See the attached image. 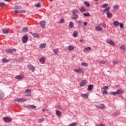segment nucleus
<instances>
[{
    "label": "nucleus",
    "mask_w": 126,
    "mask_h": 126,
    "mask_svg": "<svg viewBox=\"0 0 126 126\" xmlns=\"http://www.w3.org/2000/svg\"><path fill=\"white\" fill-rule=\"evenodd\" d=\"M77 9H75L72 10V15L71 16V19H74V20H76L78 18V15H77Z\"/></svg>",
    "instance_id": "nucleus-1"
},
{
    "label": "nucleus",
    "mask_w": 126,
    "mask_h": 126,
    "mask_svg": "<svg viewBox=\"0 0 126 126\" xmlns=\"http://www.w3.org/2000/svg\"><path fill=\"white\" fill-rule=\"evenodd\" d=\"M28 39H29L28 36L27 35H25L24 36L22 37V41L24 43H27Z\"/></svg>",
    "instance_id": "nucleus-2"
},
{
    "label": "nucleus",
    "mask_w": 126,
    "mask_h": 126,
    "mask_svg": "<svg viewBox=\"0 0 126 126\" xmlns=\"http://www.w3.org/2000/svg\"><path fill=\"white\" fill-rule=\"evenodd\" d=\"M27 67L30 70H32V72H34L35 68L34 66L31 64L27 65Z\"/></svg>",
    "instance_id": "nucleus-3"
},
{
    "label": "nucleus",
    "mask_w": 126,
    "mask_h": 126,
    "mask_svg": "<svg viewBox=\"0 0 126 126\" xmlns=\"http://www.w3.org/2000/svg\"><path fill=\"white\" fill-rule=\"evenodd\" d=\"M24 78V75H19L15 77V79H18V80H22Z\"/></svg>",
    "instance_id": "nucleus-4"
},
{
    "label": "nucleus",
    "mask_w": 126,
    "mask_h": 126,
    "mask_svg": "<svg viewBox=\"0 0 126 126\" xmlns=\"http://www.w3.org/2000/svg\"><path fill=\"white\" fill-rule=\"evenodd\" d=\"M15 102H25L27 101V99L22 98H17L15 99Z\"/></svg>",
    "instance_id": "nucleus-5"
},
{
    "label": "nucleus",
    "mask_w": 126,
    "mask_h": 126,
    "mask_svg": "<svg viewBox=\"0 0 126 126\" xmlns=\"http://www.w3.org/2000/svg\"><path fill=\"white\" fill-rule=\"evenodd\" d=\"M13 52H16V49L15 48H13L12 49H6V53H13Z\"/></svg>",
    "instance_id": "nucleus-6"
},
{
    "label": "nucleus",
    "mask_w": 126,
    "mask_h": 126,
    "mask_svg": "<svg viewBox=\"0 0 126 126\" xmlns=\"http://www.w3.org/2000/svg\"><path fill=\"white\" fill-rule=\"evenodd\" d=\"M106 43H107V44L111 45L112 46H115V43H114L113 40H111L110 39H107Z\"/></svg>",
    "instance_id": "nucleus-7"
},
{
    "label": "nucleus",
    "mask_w": 126,
    "mask_h": 126,
    "mask_svg": "<svg viewBox=\"0 0 126 126\" xmlns=\"http://www.w3.org/2000/svg\"><path fill=\"white\" fill-rule=\"evenodd\" d=\"M39 25L42 28L44 29L46 25V22H45V21H41L39 22Z\"/></svg>",
    "instance_id": "nucleus-8"
},
{
    "label": "nucleus",
    "mask_w": 126,
    "mask_h": 126,
    "mask_svg": "<svg viewBox=\"0 0 126 126\" xmlns=\"http://www.w3.org/2000/svg\"><path fill=\"white\" fill-rule=\"evenodd\" d=\"M96 107L97 108H98V109H101L102 110H104V109H105V105H104L103 104H100L99 105H97L96 106Z\"/></svg>",
    "instance_id": "nucleus-9"
},
{
    "label": "nucleus",
    "mask_w": 126,
    "mask_h": 126,
    "mask_svg": "<svg viewBox=\"0 0 126 126\" xmlns=\"http://www.w3.org/2000/svg\"><path fill=\"white\" fill-rule=\"evenodd\" d=\"M31 92H32L31 90H27L25 92V94L26 96H30V95H31Z\"/></svg>",
    "instance_id": "nucleus-10"
},
{
    "label": "nucleus",
    "mask_w": 126,
    "mask_h": 126,
    "mask_svg": "<svg viewBox=\"0 0 126 126\" xmlns=\"http://www.w3.org/2000/svg\"><path fill=\"white\" fill-rule=\"evenodd\" d=\"M30 33L31 34V35H32L34 38H39L40 35L37 33H33L32 32H30Z\"/></svg>",
    "instance_id": "nucleus-11"
},
{
    "label": "nucleus",
    "mask_w": 126,
    "mask_h": 126,
    "mask_svg": "<svg viewBox=\"0 0 126 126\" xmlns=\"http://www.w3.org/2000/svg\"><path fill=\"white\" fill-rule=\"evenodd\" d=\"M3 121L5 123H10L11 119H10L9 117H4L3 118Z\"/></svg>",
    "instance_id": "nucleus-12"
},
{
    "label": "nucleus",
    "mask_w": 126,
    "mask_h": 126,
    "mask_svg": "<svg viewBox=\"0 0 126 126\" xmlns=\"http://www.w3.org/2000/svg\"><path fill=\"white\" fill-rule=\"evenodd\" d=\"M73 71L74 72H77V73H81L82 72V69H74Z\"/></svg>",
    "instance_id": "nucleus-13"
},
{
    "label": "nucleus",
    "mask_w": 126,
    "mask_h": 126,
    "mask_svg": "<svg viewBox=\"0 0 126 126\" xmlns=\"http://www.w3.org/2000/svg\"><path fill=\"white\" fill-rule=\"evenodd\" d=\"M117 94H122L124 93V91L123 90L119 89L116 91Z\"/></svg>",
    "instance_id": "nucleus-14"
},
{
    "label": "nucleus",
    "mask_w": 126,
    "mask_h": 126,
    "mask_svg": "<svg viewBox=\"0 0 126 126\" xmlns=\"http://www.w3.org/2000/svg\"><path fill=\"white\" fill-rule=\"evenodd\" d=\"M86 80H83V81H82L80 83V86L81 87H83V86H84V85H85V84H86Z\"/></svg>",
    "instance_id": "nucleus-15"
},
{
    "label": "nucleus",
    "mask_w": 126,
    "mask_h": 126,
    "mask_svg": "<svg viewBox=\"0 0 126 126\" xmlns=\"http://www.w3.org/2000/svg\"><path fill=\"white\" fill-rule=\"evenodd\" d=\"M45 61H46V58H45V57H42L39 59V62L40 63H45Z\"/></svg>",
    "instance_id": "nucleus-16"
},
{
    "label": "nucleus",
    "mask_w": 126,
    "mask_h": 126,
    "mask_svg": "<svg viewBox=\"0 0 126 126\" xmlns=\"http://www.w3.org/2000/svg\"><path fill=\"white\" fill-rule=\"evenodd\" d=\"M113 24L115 27H118L120 24V22H119V21H115L113 22Z\"/></svg>",
    "instance_id": "nucleus-17"
},
{
    "label": "nucleus",
    "mask_w": 126,
    "mask_h": 126,
    "mask_svg": "<svg viewBox=\"0 0 126 126\" xmlns=\"http://www.w3.org/2000/svg\"><path fill=\"white\" fill-rule=\"evenodd\" d=\"M79 11H81V12H85L86 11V9L84 8V6H82L79 9Z\"/></svg>",
    "instance_id": "nucleus-18"
},
{
    "label": "nucleus",
    "mask_w": 126,
    "mask_h": 126,
    "mask_svg": "<svg viewBox=\"0 0 126 126\" xmlns=\"http://www.w3.org/2000/svg\"><path fill=\"white\" fill-rule=\"evenodd\" d=\"M113 16V15L110 11H108L107 13V18H111Z\"/></svg>",
    "instance_id": "nucleus-19"
},
{
    "label": "nucleus",
    "mask_w": 126,
    "mask_h": 126,
    "mask_svg": "<svg viewBox=\"0 0 126 126\" xmlns=\"http://www.w3.org/2000/svg\"><path fill=\"white\" fill-rule=\"evenodd\" d=\"M56 115L58 116V117H61V115H62V113L61 112V111L58 110H56Z\"/></svg>",
    "instance_id": "nucleus-20"
},
{
    "label": "nucleus",
    "mask_w": 126,
    "mask_h": 126,
    "mask_svg": "<svg viewBox=\"0 0 126 126\" xmlns=\"http://www.w3.org/2000/svg\"><path fill=\"white\" fill-rule=\"evenodd\" d=\"M92 89H93V85H89L88 86L87 90L88 91H91V90H92Z\"/></svg>",
    "instance_id": "nucleus-21"
},
{
    "label": "nucleus",
    "mask_w": 126,
    "mask_h": 126,
    "mask_svg": "<svg viewBox=\"0 0 126 126\" xmlns=\"http://www.w3.org/2000/svg\"><path fill=\"white\" fill-rule=\"evenodd\" d=\"M4 97V93L2 91L0 92V98L2 99Z\"/></svg>",
    "instance_id": "nucleus-22"
},
{
    "label": "nucleus",
    "mask_w": 126,
    "mask_h": 126,
    "mask_svg": "<svg viewBox=\"0 0 126 126\" xmlns=\"http://www.w3.org/2000/svg\"><path fill=\"white\" fill-rule=\"evenodd\" d=\"M68 26L70 29L73 28L74 27V26H73V22H70L68 25Z\"/></svg>",
    "instance_id": "nucleus-23"
},
{
    "label": "nucleus",
    "mask_w": 126,
    "mask_h": 126,
    "mask_svg": "<svg viewBox=\"0 0 126 126\" xmlns=\"http://www.w3.org/2000/svg\"><path fill=\"white\" fill-rule=\"evenodd\" d=\"M68 49L69 50V51H73V50H74V47L71 45H69L68 46Z\"/></svg>",
    "instance_id": "nucleus-24"
},
{
    "label": "nucleus",
    "mask_w": 126,
    "mask_h": 126,
    "mask_svg": "<svg viewBox=\"0 0 126 126\" xmlns=\"http://www.w3.org/2000/svg\"><path fill=\"white\" fill-rule=\"evenodd\" d=\"M95 30H97V31L101 32L102 31V28L100 26H96L95 27Z\"/></svg>",
    "instance_id": "nucleus-25"
},
{
    "label": "nucleus",
    "mask_w": 126,
    "mask_h": 126,
    "mask_svg": "<svg viewBox=\"0 0 126 126\" xmlns=\"http://www.w3.org/2000/svg\"><path fill=\"white\" fill-rule=\"evenodd\" d=\"M22 32H23V33H26L27 32H28V28H23Z\"/></svg>",
    "instance_id": "nucleus-26"
},
{
    "label": "nucleus",
    "mask_w": 126,
    "mask_h": 126,
    "mask_svg": "<svg viewBox=\"0 0 126 126\" xmlns=\"http://www.w3.org/2000/svg\"><path fill=\"white\" fill-rule=\"evenodd\" d=\"M110 10V7H107L105 8L103 11L102 12L105 13L109 11Z\"/></svg>",
    "instance_id": "nucleus-27"
},
{
    "label": "nucleus",
    "mask_w": 126,
    "mask_h": 126,
    "mask_svg": "<svg viewBox=\"0 0 126 126\" xmlns=\"http://www.w3.org/2000/svg\"><path fill=\"white\" fill-rule=\"evenodd\" d=\"M88 94L87 93V94H82L81 96V97H83V98H88Z\"/></svg>",
    "instance_id": "nucleus-28"
},
{
    "label": "nucleus",
    "mask_w": 126,
    "mask_h": 126,
    "mask_svg": "<svg viewBox=\"0 0 126 126\" xmlns=\"http://www.w3.org/2000/svg\"><path fill=\"white\" fill-rule=\"evenodd\" d=\"M120 8V6L119 5H115L113 6V9H115V10H118Z\"/></svg>",
    "instance_id": "nucleus-29"
},
{
    "label": "nucleus",
    "mask_w": 126,
    "mask_h": 126,
    "mask_svg": "<svg viewBox=\"0 0 126 126\" xmlns=\"http://www.w3.org/2000/svg\"><path fill=\"white\" fill-rule=\"evenodd\" d=\"M2 62L4 63H8V62H9V60H7V59H6L5 58H4V59H2Z\"/></svg>",
    "instance_id": "nucleus-30"
},
{
    "label": "nucleus",
    "mask_w": 126,
    "mask_h": 126,
    "mask_svg": "<svg viewBox=\"0 0 126 126\" xmlns=\"http://www.w3.org/2000/svg\"><path fill=\"white\" fill-rule=\"evenodd\" d=\"M99 26H102L104 28H106V27L107 26L106 25V24H105L104 23H100V24H99Z\"/></svg>",
    "instance_id": "nucleus-31"
},
{
    "label": "nucleus",
    "mask_w": 126,
    "mask_h": 126,
    "mask_svg": "<svg viewBox=\"0 0 126 126\" xmlns=\"http://www.w3.org/2000/svg\"><path fill=\"white\" fill-rule=\"evenodd\" d=\"M77 32L76 31H74L73 33V37H74V38H76V37H77Z\"/></svg>",
    "instance_id": "nucleus-32"
},
{
    "label": "nucleus",
    "mask_w": 126,
    "mask_h": 126,
    "mask_svg": "<svg viewBox=\"0 0 126 126\" xmlns=\"http://www.w3.org/2000/svg\"><path fill=\"white\" fill-rule=\"evenodd\" d=\"M81 65L82 66H84V67L88 66V63H82Z\"/></svg>",
    "instance_id": "nucleus-33"
},
{
    "label": "nucleus",
    "mask_w": 126,
    "mask_h": 126,
    "mask_svg": "<svg viewBox=\"0 0 126 126\" xmlns=\"http://www.w3.org/2000/svg\"><path fill=\"white\" fill-rule=\"evenodd\" d=\"M84 4H85V5H86V6H87V7H89V6H90V4L86 1H85L84 2Z\"/></svg>",
    "instance_id": "nucleus-34"
},
{
    "label": "nucleus",
    "mask_w": 126,
    "mask_h": 126,
    "mask_svg": "<svg viewBox=\"0 0 126 126\" xmlns=\"http://www.w3.org/2000/svg\"><path fill=\"white\" fill-rule=\"evenodd\" d=\"M76 22L79 26L78 28H79V27H81V23H82V22H81V21H77Z\"/></svg>",
    "instance_id": "nucleus-35"
},
{
    "label": "nucleus",
    "mask_w": 126,
    "mask_h": 126,
    "mask_svg": "<svg viewBox=\"0 0 126 126\" xmlns=\"http://www.w3.org/2000/svg\"><path fill=\"white\" fill-rule=\"evenodd\" d=\"M39 48L41 49H43L44 48H46V45L44 44H42L39 45Z\"/></svg>",
    "instance_id": "nucleus-36"
},
{
    "label": "nucleus",
    "mask_w": 126,
    "mask_h": 126,
    "mask_svg": "<svg viewBox=\"0 0 126 126\" xmlns=\"http://www.w3.org/2000/svg\"><path fill=\"white\" fill-rule=\"evenodd\" d=\"M120 49L121 50H122V51H126V47H125V46L124 45H122L121 47H120Z\"/></svg>",
    "instance_id": "nucleus-37"
},
{
    "label": "nucleus",
    "mask_w": 126,
    "mask_h": 126,
    "mask_svg": "<svg viewBox=\"0 0 126 126\" xmlns=\"http://www.w3.org/2000/svg\"><path fill=\"white\" fill-rule=\"evenodd\" d=\"M113 64H118L120 63V61H114L113 62Z\"/></svg>",
    "instance_id": "nucleus-38"
},
{
    "label": "nucleus",
    "mask_w": 126,
    "mask_h": 126,
    "mask_svg": "<svg viewBox=\"0 0 126 126\" xmlns=\"http://www.w3.org/2000/svg\"><path fill=\"white\" fill-rule=\"evenodd\" d=\"M91 48L90 47H85L84 48V51H91Z\"/></svg>",
    "instance_id": "nucleus-39"
},
{
    "label": "nucleus",
    "mask_w": 126,
    "mask_h": 126,
    "mask_svg": "<svg viewBox=\"0 0 126 126\" xmlns=\"http://www.w3.org/2000/svg\"><path fill=\"white\" fill-rule=\"evenodd\" d=\"M3 34H8L9 32L7 31V30H3Z\"/></svg>",
    "instance_id": "nucleus-40"
},
{
    "label": "nucleus",
    "mask_w": 126,
    "mask_h": 126,
    "mask_svg": "<svg viewBox=\"0 0 126 126\" xmlns=\"http://www.w3.org/2000/svg\"><path fill=\"white\" fill-rule=\"evenodd\" d=\"M110 95H118L117 94V91L116 92H112L111 93H110Z\"/></svg>",
    "instance_id": "nucleus-41"
},
{
    "label": "nucleus",
    "mask_w": 126,
    "mask_h": 126,
    "mask_svg": "<svg viewBox=\"0 0 126 126\" xmlns=\"http://www.w3.org/2000/svg\"><path fill=\"white\" fill-rule=\"evenodd\" d=\"M84 16L85 17H89L90 16V14L89 13H84Z\"/></svg>",
    "instance_id": "nucleus-42"
},
{
    "label": "nucleus",
    "mask_w": 126,
    "mask_h": 126,
    "mask_svg": "<svg viewBox=\"0 0 126 126\" xmlns=\"http://www.w3.org/2000/svg\"><path fill=\"white\" fill-rule=\"evenodd\" d=\"M108 4L107 3H104L103 4L102 6L101 7H102L103 8H105V7H107V6H108Z\"/></svg>",
    "instance_id": "nucleus-43"
},
{
    "label": "nucleus",
    "mask_w": 126,
    "mask_h": 126,
    "mask_svg": "<svg viewBox=\"0 0 126 126\" xmlns=\"http://www.w3.org/2000/svg\"><path fill=\"white\" fill-rule=\"evenodd\" d=\"M114 115L115 116H119V115H121V112H120V111H116V112H115L114 113Z\"/></svg>",
    "instance_id": "nucleus-44"
},
{
    "label": "nucleus",
    "mask_w": 126,
    "mask_h": 126,
    "mask_svg": "<svg viewBox=\"0 0 126 126\" xmlns=\"http://www.w3.org/2000/svg\"><path fill=\"white\" fill-rule=\"evenodd\" d=\"M77 125L76 123L74 122L70 125H69L68 126H76Z\"/></svg>",
    "instance_id": "nucleus-45"
},
{
    "label": "nucleus",
    "mask_w": 126,
    "mask_h": 126,
    "mask_svg": "<svg viewBox=\"0 0 126 126\" xmlns=\"http://www.w3.org/2000/svg\"><path fill=\"white\" fill-rule=\"evenodd\" d=\"M44 121H45V120H44L43 118L40 119L38 120V123H43V122H44Z\"/></svg>",
    "instance_id": "nucleus-46"
},
{
    "label": "nucleus",
    "mask_w": 126,
    "mask_h": 126,
    "mask_svg": "<svg viewBox=\"0 0 126 126\" xmlns=\"http://www.w3.org/2000/svg\"><path fill=\"white\" fill-rule=\"evenodd\" d=\"M4 5H5V4L4 3V2H0V7H2V6H4Z\"/></svg>",
    "instance_id": "nucleus-47"
},
{
    "label": "nucleus",
    "mask_w": 126,
    "mask_h": 126,
    "mask_svg": "<svg viewBox=\"0 0 126 126\" xmlns=\"http://www.w3.org/2000/svg\"><path fill=\"white\" fill-rule=\"evenodd\" d=\"M35 6L36 7H41V4H40V3H38L37 4H35Z\"/></svg>",
    "instance_id": "nucleus-48"
},
{
    "label": "nucleus",
    "mask_w": 126,
    "mask_h": 126,
    "mask_svg": "<svg viewBox=\"0 0 126 126\" xmlns=\"http://www.w3.org/2000/svg\"><path fill=\"white\" fill-rule=\"evenodd\" d=\"M99 63H101L102 64H105V61H104L103 60H101L100 61H99Z\"/></svg>",
    "instance_id": "nucleus-49"
},
{
    "label": "nucleus",
    "mask_w": 126,
    "mask_h": 126,
    "mask_svg": "<svg viewBox=\"0 0 126 126\" xmlns=\"http://www.w3.org/2000/svg\"><path fill=\"white\" fill-rule=\"evenodd\" d=\"M119 25H120V27L121 28H124V24L121 23H119Z\"/></svg>",
    "instance_id": "nucleus-50"
},
{
    "label": "nucleus",
    "mask_w": 126,
    "mask_h": 126,
    "mask_svg": "<svg viewBox=\"0 0 126 126\" xmlns=\"http://www.w3.org/2000/svg\"><path fill=\"white\" fill-rule=\"evenodd\" d=\"M102 94H108V91L106 90H104L103 92H102Z\"/></svg>",
    "instance_id": "nucleus-51"
},
{
    "label": "nucleus",
    "mask_w": 126,
    "mask_h": 126,
    "mask_svg": "<svg viewBox=\"0 0 126 126\" xmlns=\"http://www.w3.org/2000/svg\"><path fill=\"white\" fill-rule=\"evenodd\" d=\"M26 11L24 10H19V13H25Z\"/></svg>",
    "instance_id": "nucleus-52"
},
{
    "label": "nucleus",
    "mask_w": 126,
    "mask_h": 126,
    "mask_svg": "<svg viewBox=\"0 0 126 126\" xmlns=\"http://www.w3.org/2000/svg\"><path fill=\"white\" fill-rule=\"evenodd\" d=\"M13 9H19V7L18 6H15Z\"/></svg>",
    "instance_id": "nucleus-53"
},
{
    "label": "nucleus",
    "mask_w": 126,
    "mask_h": 126,
    "mask_svg": "<svg viewBox=\"0 0 126 126\" xmlns=\"http://www.w3.org/2000/svg\"><path fill=\"white\" fill-rule=\"evenodd\" d=\"M53 52H54L55 54H57L59 52V50L58 49H54Z\"/></svg>",
    "instance_id": "nucleus-54"
},
{
    "label": "nucleus",
    "mask_w": 126,
    "mask_h": 126,
    "mask_svg": "<svg viewBox=\"0 0 126 126\" xmlns=\"http://www.w3.org/2000/svg\"><path fill=\"white\" fill-rule=\"evenodd\" d=\"M64 21V20L63 19H62L60 21V23H63Z\"/></svg>",
    "instance_id": "nucleus-55"
},
{
    "label": "nucleus",
    "mask_w": 126,
    "mask_h": 126,
    "mask_svg": "<svg viewBox=\"0 0 126 126\" xmlns=\"http://www.w3.org/2000/svg\"><path fill=\"white\" fill-rule=\"evenodd\" d=\"M108 88H109V87L104 86V87H102V89H108Z\"/></svg>",
    "instance_id": "nucleus-56"
},
{
    "label": "nucleus",
    "mask_w": 126,
    "mask_h": 126,
    "mask_svg": "<svg viewBox=\"0 0 126 126\" xmlns=\"http://www.w3.org/2000/svg\"><path fill=\"white\" fill-rule=\"evenodd\" d=\"M14 11L16 14L19 13V10H15Z\"/></svg>",
    "instance_id": "nucleus-57"
},
{
    "label": "nucleus",
    "mask_w": 126,
    "mask_h": 126,
    "mask_svg": "<svg viewBox=\"0 0 126 126\" xmlns=\"http://www.w3.org/2000/svg\"><path fill=\"white\" fill-rule=\"evenodd\" d=\"M31 107L32 108V109H36V106L31 105Z\"/></svg>",
    "instance_id": "nucleus-58"
},
{
    "label": "nucleus",
    "mask_w": 126,
    "mask_h": 126,
    "mask_svg": "<svg viewBox=\"0 0 126 126\" xmlns=\"http://www.w3.org/2000/svg\"><path fill=\"white\" fill-rule=\"evenodd\" d=\"M83 25H84V26H87V22H84V23H83Z\"/></svg>",
    "instance_id": "nucleus-59"
},
{
    "label": "nucleus",
    "mask_w": 126,
    "mask_h": 126,
    "mask_svg": "<svg viewBox=\"0 0 126 126\" xmlns=\"http://www.w3.org/2000/svg\"><path fill=\"white\" fill-rule=\"evenodd\" d=\"M95 126H105V125H104V124H100V125H97Z\"/></svg>",
    "instance_id": "nucleus-60"
},
{
    "label": "nucleus",
    "mask_w": 126,
    "mask_h": 126,
    "mask_svg": "<svg viewBox=\"0 0 126 126\" xmlns=\"http://www.w3.org/2000/svg\"><path fill=\"white\" fill-rule=\"evenodd\" d=\"M79 42H81V43H82V42H84V40H83V39H80L79 40Z\"/></svg>",
    "instance_id": "nucleus-61"
},
{
    "label": "nucleus",
    "mask_w": 126,
    "mask_h": 126,
    "mask_svg": "<svg viewBox=\"0 0 126 126\" xmlns=\"http://www.w3.org/2000/svg\"><path fill=\"white\" fill-rule=\"evenodd\" d=\"M42 111H43V112H46V109L45 108H43V109H42Z\"/></svg>",
    "instance_id": "nucleus-62"
},
{
    "label": "nucleus",
    "mask_w": 126,
    "mask_h": 126,
    "mask_svg": "<svg viewBox=\"0 0 126 126\" xmlns=\"http://www.w3.org/2000/svg\"><path fill=\"white\" fill-rule=\"evenodd\" d=\"M20 61H23V59L22 58H19Z\"/></svg>",
    "instance_id": "nucleus-63"
},
{
    "label": "nucleus",
    "mask_w": 126,
    "mask_h": 126,
    "mask_svg": "<svg viewBox=\"0 0 126 126\" xmlns=\"http://www.w3.org/2000/svg\"><path fill=\"white\" fill-rule=\"evenodd\" d=\"M5 1H9V0H5Z\"/></svg>",
    "instance_id": "nucleus-64"
}]
</instances>
